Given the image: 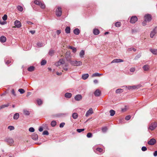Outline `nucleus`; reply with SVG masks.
Masks as SVG:
<instances>
[{"mask_svg": "<svg viewBox=\"0 0 157 157\" xmlns=\"http://www.w3.org/2000/svg\"><path fill=\"white\" fill-rule=\"evenodd\" d=\"M69 60V62L70 64L73 66H79L82 65V63L81 61H78L77 60Z\"/></svg>", "mask_w": 157, "mask_h": 157, "instance_id": "f257e3e1", "label": "nucleus"}, {"mask_svg": "<svg viewBox=\"0 0 157 157\" xmlns=\"http://www.w3.org/2000/svg\"><path fill=\"white\" fill-rule=\"evenodd\" d=\"M34 3L37 5H38L40 6V8L42 9H44L45 7V5L44 3H43L40 1L35 0L34 1Z\"/></svg>", "mask_w": 157, "mask_h": 157, "instance_id": "f03ea898", "label": "nucleus"}, {"mask_svg": "<svg viewBox=\"0 0 157 157\" xmlns=\"http://www.w3.org/2000/svg\"><path fill=\"white\" fill-rule=\"evenodd\" d=\"M60 7H58L56 10V15L58 17H60L61 16L62 11Z\"/></svg>", "mask_w": 157, "mask_h": 157, "instance_id": "7ed1b4c3", "label": "nucleus"}, {"mask_svg": "<svg viewBox=\"0 0 157 157\" xmlns=\"http://www.w3.org/2000/svg\"><path fill=\"white\" fill-rule=\"evenodd\" d=\"M157 127V123L156 122H154L151 124L149 125L148 129L152 131L155 129Z\"/></svg>", "mask_w": 157, "mask_h": 157, "instance_id": "20e7f679", "label": "nucleus"}, {"mask_svg": "<svg viewBox=\"0 0 157 157\" xmlns=\"http://www.w3.org/2000/svg\"><path fill=\"white\" fill-rule=\"evenodd\" d=\"M157 33V27H155V28L151 31L150 33V37L153 38L154 36Z\"/></svg>", "mask_w": 157, "mask_h": 157, "instance_id": "39448f33", "label": "nucleus"}, {"mask_svg": "<svg viewBox=\"0 0 157 157\" xmlns=\"http://www.w3.org/2000/svg\"><path fill=\"white\" fill-rule=\"evenodd\" d=\"M137 20V17L136 16H133L131 18L130 22L132 24H134L135 23Z\"/></svg>", "mask_w": 157, "mask_h": 157, "instance_id": "423d86ee", "label": "nucleus"}, {"mask_svg": "<svg viewBox=\"0 0 157 157\" xmlns=\"http://www.w3.org/2000/svg\"><path fill=\"white\" fill-rule=\"evenodd\" d=\"M145 20L148 22L150 21L151 19V15L149 14H146L144 16Z\"/></svg>", "mask_w": 157, "mask_h": 157, "instance_id": "0eeeda50", "label": "nucleus"}, {"mask_svg": "<svg viewBox=\"0 0 157 157\" xmlns=\"http://www.w3.org/2000/svg\"><path fill=\"white\" fill-rule=\"evenodd\" d=\"M5 141L10 144H12L14 142L13 139L10 137L6 138Z\"/></svg>", "mask_w": 157, "mask_h": 157, "instance_id": "6e6552de", "label": "nucleus"}, {"mask_svg": "<svg viewBox=\"0 0 157 157\" xmlns=\"http://www.w3.org/2000/svg\"><path fill=\"white\" fill-rule=\"evenodd\" d=\"M75 99L77 101H80L82 99V96L81 94H77L75 97Z\"/></svg>", "mask_w": 157, "mask_h": 157, "instance_id": "1a4fd4ad", "label": "nucleus"}, {"mask_svg": "<svg viewBox=\"0 0 157 157\" xmlns=\"http://www.w3.org/2000/svg\"><path fill=\"white\" fill-rule=\"evenodd\" d=\"M156 142V140L154 138H152L150 139V140L148 141L147 143L149 145H154Z\"/></svg>", "mask_w": 157, "mask_h": 157, "instance_id": "9d476101", "label": "nucleus"}, {"mask_svg": "<svg viewBox=\"0 0 157 157\" xmlns=\"http://www.w3.org/2000/svg\"><path fill=\"white\" fill-rule=\"evenodd\" d=\"M123 60L121 59H113L111 62V63H118L123 62Z\"/></svg>", "mask_w": 157, "mask_h": 157, "instance_id": "9b49d317", "label": "nucleus"}, {"mask_svg": "<svg viewBox=\"0 0 157 157\" xmlns=\"http://www.w3.org/2000/svg\"><path fill=\"white\" fill-rule=\"evenodd\" d=\"M93 113V109L92 108H90L86 112V116L88 117L90 115L92 114Z\"/></svg>", "mask_w": 157, "mask_h": 157, "instance_id": "f8f14e48", "label": "nucleus"}, {"mask_svg": "<svg viewBox=\"0 0 157 157\" xmlns=\"http://www.w3.org/2000/svg\"><path fill=\"white\" fill-rule=\"evenodd\" d=\"M14 25L17 28H20L21 26V24L20 22L16 20L14 22Z\"/></svg>", "mask_w": 157, "mask_h": 157, "instance_id": "ddd939ff", "label": "nucleus"}, {"mask_svg": "<svg viewBox=\"0 0 157 157\" xmlns=\"http://www.w3.org/2000/svg\"><path fill=\"white\" fill-rule=\"evenodd\" d=\"M149 50L150 52L153 55H157V49L155 48H151Z\"/></svg>", "mask_w": 157, "mask_h": 157, "instance_id": "4468645a", "label": "nucleus"}, {"mask_svg": "<svg viewBox=\"0 0 157 157\" xmlns=\"http://www.w3.org/2000/svg\"><path fill=\"white\" fill-rule=\"evenodd\" d=\"M101 94V91L98 89L96 90L94 92V94L96 96H99Z\"/></svg>", "mask_w": 157, "mask_h": 157, "instance_id": "2eb2a0df", "label": "nucleus"}, {"mask_svg": "<svg viewBox=\"0 0 157 157\" xmlns=\"http://www.w3.org/2000/svg\"><path fill=\"white\" fill-rule=\"evenodd\" d=\"M32 138L35 140H37L38 139V136L37 134L34 133L32 136Z\"/></svg>", "mask_w": 157, "mask_h": 157, "instance_id": "dca6fc26", "label": "nucleus"}, {"mask_svg": "<svg viewBox=\"0 0 157 157\" xmlns=\"http://www.w3.org/2000/svg\"><path fill=\"white\" fill-rule=\"evenodd\" d=\"M150 67L149 66V65L146 64V65H144L143 66V70H144V71H148V70H149V69L150 68Z\"/></svg>", "mask_w": 157, "mask_h": 157, "instance_id": "f3484780", "label": "nucleus"}, {"mask_svg": "<svg viewBox=\"0 0 157 157\" xmlns=\"http://www.w3.org/2000/svg\"><path fill=\"white\" fill-rule=\"evenodd\" d=\"M6 40V37L4 36H2L0 37V41L2 43L5 42Z\"/></svg>", "mask_w": 157, "mask_h": 157, "instance_id": "a211bd4d", "label": "nucleus"}, {"mask_svg": "<svg viewBox=\"0 0 157 157\" xmlns=\"http://www.w3.org/2000/svg\"><path fill=\"white\" fill-rule=\"evenodd\" d=\"M89 75L88 74H83L82 75V78L83 80H86L89 77Z\"/></svg>", "mask_w": 157, "mask_h": 157, "instance_id": "6ab92c4d", "label": "nucleus"}, {"mask_svg": "<svg viewBox=\"0 0 157 157\" xmlns=\"http://www.w3.org/2000/svg\"><path fill=\"white\" fill-rule=\"evenodd\" d=\"M93 33L94 35H97L99 34L100 31L99 30L97 29H94L93 30Z\"/></svg>", "mask_w": 157, "mask_h": 157, "instance_id": "aec40b11", "label": "nucleus"}, {"mask_svg": "<svg viewBox=\"0 0 157 157\" xmlns=\"http://www.w3.org/2000/svg\"><path fill=\"white\" fill-rule=\"evenodd\" d=\"M72 96V94L70 93H66L65 94L64 96L66 98H70Z\"/></svg>", "mask_w": 157, "mask_h": 157, "instance_id": "412c9836", "label": "nucleus"}, {"mask_svg": "<svg viewBox=\"0 0 157 157\" xmlns=\"http://www.w3.org/2000/svg\"><path fill=\"white\" fill-rule=\"evenodd\" d=\"M73 32L75 34L78 35L80 33V30L76 28L74 29Z\"/></svg>", "mask_w": 157, "mask_h": 157, "instance_id": "4be33fe9", "label": "nucleus"}, {"mask_svg": "<svg viewBox=\"0 0 157 157\" xmlns=\"http://www.w3.org/2000/svg\"><path fill=\"white\" fill-rule=\"evenodd\" d=\"M19 117V114L18 113H16L14 114L13 118L14 120H17Z\"/></svg>", "mask_w": 157, "mask_h": 157, "instance_id": "5701e85b", "label": "nucleus"}, {"mask_svg": "<svg viewBox=\"0 0 157 157\" xmlns=\"http://www.w3.org/2000/svg\"><path fill=\"white\" fill-rule=\"evenodd\" d=\"M68 48L72 49V50L73 52L74 53L76 52L77 51V49L76 48L74 47L71 46H69Z\"/></svg>", "mask_w": 157, "mask_h": 157, "instance_id": "b1692460", "label": "nucleus"}, {"mask_svg": "<svg viewBox=\"0 0 157 157\" xmlns=\"http://www.w3.org/2000/svg\"><path fill=\"white\" fill-rule=\"evenodd\" d=\"M35 67L33 66H30L28 68V70L30 72H32L34 70Z\"/></svg>", "mask_w": 157, "mask_h": 157, "instance_id": "393cba45", "label": "nucleus"}, {"mask_svg": "<svg viewBox=\"0 0 157 157\" xmlns=\"http://www.w3.org/2000/svg\"><path fill=\"white\" fill-rule=\"evenodd\" d=\"M68 64L66 63L65 65L63 66L62 67L63 70L66 71H67L68 70Z\"/></svg>", "mask_w": 157, "mask_h": 157, "instance_id": "a878e982", "label": "nucleus"}, {"mask_svg": "<svg viewBox=\"0 0 157 157\" xmlns=\"http://www.w3.org/2000/svg\"><path fill=\"white\" fill-rule=\"evenodd\" d=\"M70 28L69 27L67 26L65 29L66 33L67 34L70 33Z\"/></svg>", "mask_w": 157, "mask_h": 157, "instance_id": "bb28decb", "label": "nucleus"}, {"mask_svg": "<svg viewBox=\"0 0 157 157\" xmlns=\"http://www.w3.org/2000/svg\"><path fill=\"white\" fill-rule=\"evenodd\" d=\"M103 74H99L98 73L96 72L92 75V77H97V76H100L101 75H102Z\"/></svg>", "mask_w": 157, "mask_h": 157, "instance_id": "cd10ccee", "label": "nucleus"}, {"mask_svg": "<svg viewBox=\"0 0 157 157\" xmlns=\"http://www.w3.org/2000/svg\"><path fill=\"white\" fill-rule=\"evenodd\" d=\"M85 54V52L83 50H82L79 53V56L81 58H83Z\"/></svg>", "mask_w": 157, "mask_h": 157, "instance_id": "c85d7f7f", "label": "nucleus"}, {"mask_svg": "<svg viewBox=\"0 0 157 157\" xmlns=\"http://www.w3.org/2000/svg\"><path fill=\"white\" fill-rule=\"evenodd\" d=\"M55 53V50H53L52 49H51L49 51L48 54L49 55L51 56H52Z\"/></svg>", "mask_w": 157, "mask_h": 157, "instance_id": "c756f323", "label": "nucleus"}, {"mask_svg": "<svg viewBox=\"0 0 157 157\" xmlns=\"http://www.w3.org/2000/svg\"><path fill=\"white\" fill-rule=\"evenodd\" d=\"M123 91V90L121 89H118L116 90V93L117 94H120Z\"/></svg>", "mask_w": 157, "mask_h": 157, "instance_id": "7c9ffc66", "label": "nucleus"}, {"mask_svg": "<svg viewBox=\"0 0 157 157\" xmlns=\"http://www.w3.org/2000/svg\"><path fill=\"white\" fill-rule=\"evenodd\" d=\"M37 46L38 47H40L42 46H44V44L42 43L38 42L37 43Z\"/></svg>", "mask_w": 157, "mask_h": 157, "instance_id": "2f4dec72", "label": "nucleus"}, {"mask_svg": "<svg viewBox=\"0 0 157 157\" xmlns=\"http://www.w3.org/2000/svg\"><path fill=\"white\" fill-rule=\"evenodd\" d=\"M78 116V114L77 113H74L72 114V117L74 119H77Z\"/></svg>", "mask_w": 157, "mask_h": 157, "instance_id": "473e14b6", "label": "nucleus"}, {"mask_svg": "<svg viewBox=\"0 0 157 157\" xmlns=\"http://www.w3.org/2000/svg\"><path fill=\"white\" fill-rule=\"evenodd\" d=\"M109 113H110V115L111 116H114L115 113V111L113 109L110 110Z\"/></svg>", "mask_w": 157, "mask_h": 157, "instance_id": "72a5a7b5", "label": "nucleus"}, {"mask_svg": "<svg viewBox=\"0 0 157 157\" xmlns=\"http://www.w3.org/2000/svg\"><path fill=\"white\" fill-rule=\"evenodd\" d=\"M56 124V122L55 121H52L51 123V125L53 127H55Z\"/></svg>", "mask_w": 157, "mask_h": 157, "instance_id": "f704fd0d", "label": "nucleus"}, {"mask_svg": "<svg viewBox=\"0 0 157 157\" xmlns=\"http://www.w3.org/2000/svg\"><path fill=\"white\" fill-rule=\"evenodd\" d=\"M17 10L20 12H22L23 11V9L22 7L20 6H18L17 7Z\"/></svg>", "mask_w": 157, "mask_h": 157, "instance_id": "c9c22d12", "label": "nucleus"}, {"mask_svg": "<svg viewBox=\"0 0 157 157\" xmlns=\"http://www.w3.org/2000/svg\"><path fill=\"white\" fill-rule=\"evenodd\" d=\"M24 114L26 115H29L30 114V112L27 110H24L23 111Z\"/></svg>", "mask_w": 157, "mask_h": 157, "instance_id": "e433bc0d", "label": "nucleus"}, {"mask_svg": "<svg viewBox=\"0 0 157 157\" xmlns=\"http://www.w3.org/2000/svg\"><path fill=\"white\" fill-rule=\"evenodd\" d=\"M121 23L120 22H117L115 24V25L117 27H120L121 26Z\"/></svg>", "mask_w": 157, "mask_h": 157, "instance_id": "4c0bfd02", "label": "nucleus"}, {"mask_svg": "<svg viewBox=\"0 0 157 157\" xmlns=\"http://www.w3.org/2000/svg\"><path fill=\"white\" fill-rule=\"evenodd\" d=\"M122 87H124L126 89H128L129 90H130L132 89V86H122Z\"/></svg>", "mask_w": 157, "mask_h": 157, "instance_id": "58836bf2", "label": "nucleus"}, {"mask_svg": "<svg viewBox=\"0 0 157 157\" xmlns=\"http://www.w3.org/2000/svg\"><path fill=\"white\" fill-rule=\"evenodd\" d=\"M70 56L69 55L66 54L65 55V58L67 61L69 62V60H71V59L69 58V57Z\"/></svg>", "mask_w": 157, "mask_h": 157, "instance_id": "ea45409f", "label": "nucleus"}, {"mask_svg": "<svg viewBox=\"0 0 157 157\" xmlns=\"http://www.w3.org/2000/svg\"><path fill=\"white\" fill-rule=\"evenodd\" d=\"M141 53H139L137 55L135 58V59L137 60L141 56Z\"/></svg>", "mask_w": 157, "mask_h": 157, "instance_id": "a19ab883", "label": "nucleus"}, {"mask_svg": "<svg viewBox=\"0 0 157 157\" xmlns=\"http://www.w3.org/2000/svg\"><path fill=\"white\" fill-rule=\"evenodd\" d=\"M18 91L21 94H23L25 92V90L22 89H19L18 90Z\"/></svg>", "mask_w": 157, "mask_h": 157, "instance_id": "79ce46f5", "label": "nucleus"}, {"mask_svg": "<svg viewBox=\"0 0 157 157\" xmlns=\"http://www.w3.org/2000/svg\"><path fill=\"white\" fill-rule=\"evenodd\" d=\"M59 61H60V63H61L62 64H63L65 63V59H61Z\"/></svg>", "mask_w": 157, "mask_h": 157, "instance_id": "37998d69", "label": "nucleus"}, {"mask_svg": "<svg viewBox=\"0 0 157 157\" xmlns=\"http://www.w3.org/2000/svg\"><path fill=\"white\" fill-rule=\"evenodd\" d=\"M86 136L88 138L92 137V134L90 132H89L87 134Z\"/></svg>", "mask_w": 157, "mask_h": 157, "instance_id": "c03bdc74", "label": "nucleus"}, {"mask_svg": "<svg viewBox=\"0 0 157 157\" xmlns=\"http://www.w3.org/2000/svg\"><path fill=\"white\" fill-rule=\"evenodd\" d=\"M8 128L10 130H12L14 129V127L13 126H9L8 127Z\"/></svg>", "mask_w": 157, "mask_h": 157, "instance_id": "a18cd8bd", "label": "nucleus"}, {"mask_svg": "<svg viewBox=\"0 0 157 157\" xmlns=\"http://www.w3.org/2000/svg\"><path fill=\"white\" fill-rule=\"evenodd\" d=\"M107 130V128L106 127H103L102 128V131L103 132H105Z\"/></svg>", "mask_w": 157, "mask_h": 157, "instance_id": "49530a36", "label": "nucleus"}, {"mask_svg": "<svg viewBox=\"0 0 157 157\" xmlns=\"http://www.w3.org/2000/svg\"><path fill=\"white\" fill-rule=\"evenodd\" d=\"M84 128H81V129H77L76 130V131L78 133H80L81 132L84 131Z\"/></svg>", "mask_w": 157, "mask_h": 157, "instance_id": "de8ad7c7", "label": "nucleus"}, {"mask_svg": "<svg viewBox=\"0 0 157 157\" xmlns=\"http://www.w3.org/2000/svg\"><path fill=\"white\" fill-rule=\"evenodd\" d=\"M37 104L39 105H41L42 103V101L40 99H38L37 100Z\"/></svg>", "mask_w": 157, "mask_h": 157, "instance_id": "09e8293b", "label": "nucleus"}, {"mask_svg": "<svg viewBox=\"0 0 157 157\" xmlns=\"http://www.w3.org/2000/svg\"><path fill=\"white\" fill-rule=\"evenodd\" d=\"M5 63L7 65H8L10 64V63H11L12 62V60H7L6 61V60H5Z\"/></svg>", "mask_w": 157, "mask_h": 157, "instance_id": "8fccbe9b", "label": "nucleus"}, {"mask_svg": "<svg viewBox=\"0 0 157 157\" xmlns=\"http://www.w3.org/2000/svg\"><path fill=\"white\" fill-rule=\"evenodd\" d=\"M49 132L47 130L44 131L42 133V134L43 135H49Z\"/></svg>", "mask_w": 157, "mask_h": 157, "instance_id": "3c124183", "label": "nucleus"}, {"mask_svg": "<svg viewBox=\"0 0 157 157\" xmlns=\"http://www.w3.org/2000/svg\"><path fill=\"white\" fill-rule=\"evenodd\" d=\"M96 150L99 152H101L103 151V149L101 148L98 147L96 149Z\"/></svg>", "mask_w": 157, "mask_h": 157, "instance_id": "603ef678", "label": "nucleus"}, {"mask_svg": "<svg viewBox=\"0 0 157 157\" xmlns=\"http://www.w3.org/2000/svg\"><path fill=\"white\" fill-rule=\"evenodd\" d=\"M46 63V61L45 60H43L41 62V65H44Z\"/></svg>", "mask_w": 157, "mask_h": 157, "instance_id": "864d4df0", "label": "nucleus"}, {"mask_svg": "<svg viewBox=\"0 0 157 157\" xmlns=\"http://www.w3.org/2000/svg\"><path fill=\"white\" fill-rule=\"evenodd\" d=\"M2 19L4 21L6 20L7 18V15L6 14H5L2 17Z\"/></svg>", "mask_w": 157, "mask_h": 157, "instance_id": "5fc2aeb1", "label": "nucleus"}, {"mask_svg": "<svg viewBox=\"0 0 157 157\" xmlns=\"http://www.w3.org/2000/svg\"><path fill=\"white\" fill-rule=\"evenodd\" d=\"M29 132H34L35 129L31 127L29 128Z\"/></svg>", "mask_w": 157, "mask_h": 157, "instance_id": "6e6d98bb", "label": "nucleus"}, {"mask_svg": "<svg viewBox=\"0 0 157 157\" xmlns=\"http://www.w3.org/2000/svg\"><path fill=\"white\" fill-rule=\"evenodd\" d=\"M2 105V106L3 108H4L5 107H8L9 105V103H7L6 104Z\"/></svg>", "mask_w": 157, "mask_h": 157, "instance_id": "4d7b16f0", "label": "nucleus"}, {"mask_svg": "<svg viewBox=\"0 0 157 157\" xmlns=\"http://www.w3.org/2000/svg\"><path fill=\"white\" fill-rule=\"evenodd\" d=\"M141 150L143 151H144L147 150V148L145 146H143L142 147Z\"/></svg>", "mask_w": 157, "mask_h": 157, "instance_id": "13d9d810", "label": "nucleus"}, {"mask_svg": "<svg viewBox=\"0 0 157 157\" xmlns=\"http://www.w3.org/2000/svg\"><path fill=\"white\" fill-rule=\"evenodd\" d=\"M65 124V123H64V122L61 123L59 124V127L60 128H62L63 127V126Z\"/></svg>", "mask_w": 157, "mask_h": 157, "instance_id": "bf43d9fd", "label": "nucleus"}, {"mask_svg": "<svg viewBox=\"0 0 157 157\" xmlns=\"http://www.w3.org/2000/svg\"><path fill=\"white\" fill-rule=\"evenodd\" d=\"M131 118V116L129 115L125 117V119L127 121L129 120Z\"/></svg>", "mask_w": 157, "mask_h": 157, "instance_id": "052dcab7", "label": "nucleus"}, {"mask_svg": "<svg viewBox=\"0 0 157 157\" xmlns=\"http://www.w3.org/2000/svg\"><path fill=\"white\" fill-rule=\"evenodd\" d=\"M147 21H146L145 20L144 21H143L142 22V25L143 26H145L146 25H147Z\"/></svg>", "mask_w": 157, "mask_h": 157, "instance_id": "680f3d73", "label": "nucleus"}, {"mask_svg": "<svg viewBox=\"0 0 157 157\" xmlns=\"http://www.w3.org/2000/svg\"><path fill=\"white\" fill-rule=\"evenodd\" d=\"M61 32V31L60 29L57 30L56 31V33L58 35H59Z\"/></svg>", "mask_w": 157, "mask_h": 157, "instance_id": "e2e57ef3", "label": "nucleus"}, {"mask_svg": "<svg viewBox=\"0 0 157 157\" xmlns=\"http://www.w3.org/2000/svg\"><path fill=\"white\" fill-rule=\"evenodd\" d=\"M129 51H131L133 50L135 52L136 51V49L134 48H130L128 49Z\"/></svg>", "mask_w": 157, "mask_h": 157, "instance_id": "0e129e2a", "label": "nucleus"}, {"mask_svg": "<svg viewBox=\"0 0 157 157\" xmlns=\"http://www.w3.org/2000/svg\"><path fill=\"white\" fill-rule=\"evenodd\" d=\"M138 88L137 86H132V89H135Z\"/></svg>", "mask_w": 157, "mask_h": 157, "instance_id": "69168bd1", "label": "nucleus"}, {"mask_svg": "<svg viewBox=\"0 0 157 157\" xmlns=\"http://www.w3.org/2000/svg\"><path fill=\"white\" fill-rule=\"evenodd\" d=\"M135 68L134 67H132L130 69V71L131 72H134L135 71Z\"/></svg>", "mask_w": 157, "mask_h": 157, "instance_id": "338daca9", "label": "nucleus"}, {"mask_svg": "<svg viewBox=\"0 0 157 157\" xmlns=\"http://www.w3.org/2000/svg\"><path fill=\"white\" fill-rule=\"evenodd\" d=\"M11 93L14 96H15L16 95L14 89H13L12 90Z\"/></svg>", "mask_w": 157, "mask_h": 157, "instance_id": "774afa93", "label": "nucleus"}]
</instances>
